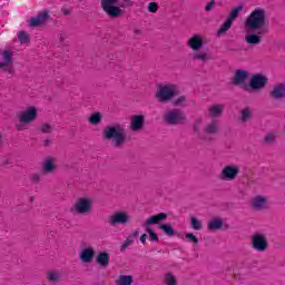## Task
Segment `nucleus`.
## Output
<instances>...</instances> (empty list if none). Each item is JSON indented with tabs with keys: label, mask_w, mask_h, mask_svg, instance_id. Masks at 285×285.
Masks as SVG:
<instances>
[{
	"label": "nucleus",
	"mask_w": 285,
	"mask_h": 285,
	"mask_svg": "<svg viewBox=\"0 0 285 285\" xmlns=\"http://www.w3.org/2000/svg\"><path fill=\"white\" fill-rule=\"evenodd\" d=\"M102 138L106 141H111L114 148H121L126 144V129L121 124L107 126L102 130Z\"/></svg>",
	"instance_id": "1"
},
{
	"label": "nucleus",
	"mask_w": 285,
	"mask_h": 285,
	"mask_svg": "<svg viewBox=\"0 0 285 285\" xmlns=\"http://www.w3.org/2000/svg\"><path fill=\"white\" fill-rule=\"evenodd\" d=\"M100 6L109 19H119L124 17L121 8H128L130 0H101Z\"/></svg>",
	"instance_id": "2"
},
{
	"label": "nucleus",
	"mask_w": 285,
	"mask_h": 285,
	"mask_svg": "<svg viewBox=\"0 0 285 285\" xmlns=\"http://www.w3.org/2000/svg\"><path fill=\"white\" fill-rule=\"evenodd\" d=\"M266 26V10L263 8L254 9L246 18L245 28L248 30H262Z\"/></svg>",
	"instance_id": "3"
},
{
	"label": "nucleus",
	"mask_w": 285,
	"mask_h": 285,
	"mask_svg": "<svg viewBox=\"0 0 285 285\" xmlns=\"http://www.w3.org/2000/svg\"><path fill=\"white\" fill-rule=\"evenodd\" d=\"M163 121H165L167 126H179V124H186V114L180 109H171L165 112Z\"/></svg>",
	"instance_id": "4"
},
{
	"label": "nucleus",
	"mask_w": 285,
	"mask_h": 285,
	"mask_svg": "<svg viewBox=\"0 0 285 285\" xmlns=\"http://www.w3.org/2000/svg\"><path fill=\"white\" fill-rule=\"evenodd\" d=\"M177 97V91L175 90V85H161L156 91V99L160 104H168Z\"/></svg>",
	"instance_id": "5"
},
{
	"label": "nucleus",
	"mask_w": 285,
	"mask_h": 285,
	"mask_svg": "<svg viewBox=\"0 0 285 285\" xmlns=\"http://www.w3.org/2000/svg\"><path fill=\"white\" fill-rule=\"evenodd\" d=\"M250 246L257 253H266L268 250V238L266 234L256 232L250 237Z\"/></svg>",
	"instance_id": "6"
},
{
	"label": "nucleus",
	"mask_w": 285,
	"mask_h": 285,
	"mask_svg": "<svg viewBox=\"0 0 285 285\" xmlns=\"http://www.w3.org/2000/svg\"><path fill=\"white\" fill-rule=\"evenodd\" d=\"M219 132V120L213 119L203 128V134H198V139L202 141H213V137Z\"/></svg>",
	"instance_id": "7"
},
{
	"label": "nucleus",
	"mask_w": 285,
	"mask_h": 285,
	"mask_svg": "<svg viewBox=\"0 0 285 285\" xmlns=\"http://www.w3.org/2000/svg\"><path fill=\"white\" fill-rule=\"evenodd\" d=\"M244 10V7L243 6H238L236 8H234L228 17L226 18L225 20V23H223L220 26V28L218 29V35H224L226 32H228V29L229 28H233V22L235 21V19H237V17H239V12H242Z\"/></svg>",
	"instance_id": "8"
},
{
	"label": "nucleus",
	"mask_w": 285,
	"mask_h": 285,
	"mask_svg": "<svg viewBox=\"0 0 285 285\" xmlns=\"http://www.w3.org/2000/svg\"><path fill=\"white\" fill-rule=\"evenodd\" d=\"M237 175H239V167L227 165L222 169L219 179H222V181H235Z\"/></svg>",
	"instance_id": "9"
},
{
	"label": "nucleus",
	"mask_w": 285,
	"mask_h": 285,
	"mask_svg": "<svg viewBox=\"0 0 285 285\" xmlns=\"http://www.w3.org/2000/svg\"><path fill=\"white\" fill-rule=\"evenodd\" d=\"M128 222H130V216H128V214H126V212H117L115 214H112L111 216H109L108 218V224L111 227L115 226H126V224H128Z\"/></svg>",
	"instance_id": "10"
},
{
	"label": "nucleus",
	"mask_w": 285,
	"mask_h": 285,
	"mask_svg": "<svg viewBox=\"0 0 285 285\" xmlns=\"http://www.w3.org/2000/svg\"><path fill=\"white\" fill-rule=\"evenodd\" d=\"M266 83H268V77L262 73H256L252 76L249 80V88L252 90H264V88H266Z\"/></svg>",
	"instance_id": "11"
},
{
	"label": "nucleus",
	"mask_w": 285,
	"mask_h": 285,
	"mask_svg": "<svg viewBox=\"0 0 285 285\" xmlns=\"http://www.w3.org/2000/svg\"><path fill=\"white\" fill-rule=\"evenodd\" d=\"M37 117H39V112L35 107H28L27 110L21 111L19 115L21 124H32Z\"/></svg>",
	"instance_id": "12"
},
{
	"label": "nucleus",
	"mask_w": 285,
	"mask_h": 285,
	"mask_svg": "<svg viewBox=\"0 0 285 285\" xmlns=\"http://www.w3.org/2000/svg\"><path fill=\"white\" fill-rule=\"evenodd\" d=\"M75 210L78 215H88L92 210V203L88 198H80L75 204Z\"/></svg>",
	"instance_id": "13"
},
{
	"label": "nucleus",
	"mask_w": 285,
	"mask_h": 285,
	"mask_svg": "<svg viewBox=\"0 0 285 285\" xmlns=\"http://www.w3.org/2000/svg\"><path fill=\"white\" fill-rule=\"evenodd\" d=\"M187 47L190 48V50H193L194 52H199V50L204 48V38L202 37V35H193L187 41Z\"/></svg>",
	"instance_id": "14"
},
{
	"label": "nucleus",
	"mask_w": 285,
	"mask_h": 285,
	"mask_svg": "<svg viewBox=\"0 0 285 285\" xmlns=\"http://www.w3.org/2000/svg\"><path fill=\"white\" fill-rule=\"evenodd\" d=\"M48 17H50V14H48V11H41L37 17H32L29 20V26L31 28H39V26H43V23L48 21Z\"/></svg>",
	"instance_id": "15"
},
{
	"label": "nucleus",
	"mask_w": 285,
	"mask_h": 285,
	"mask_svg": "<svg viewBox=\"0 0 285 285\" xmlns=\"http://www.w3.org/2000/svg\"><path fill=\"white\" fill-rule=\"evenodd\" d=\"M269 97L275 99V101H279V99H285V83H276L273 87V90L269 91Z\"/></svg>",
	"instance_id": "16"
},
{
	"label": "nucleus",
	"mask_w": 285,
	"mask_h": 285,
	"mask_svg": "<svg viewBox=\"0 0 285 285\" xmlns=\"http://www.w3.org/2000/svg\"><path fill=\"white\" fill-rule=\"evenodd\" d=\"M168 219V214L159 213L157 215L150 216L142 226H153L155 224H159L160 222H166Z\"/></svg>",
	"instance_id": "17"
},
{
	"label": "nucleus",
	"mask_w": 285,
	"mask_h": 285,
	"mask_svg": "<svg viewBox=\"0 0 285 285\" xmlns=\"http://www.w3.org/2000/svg\"><path fill=\"white\" fill-rule=\"evenodd\" d=\"M262 35H264V31L246 35L245 41L248 43V46H259V43H262Z\"/></svg>",
	"instance_id": "18"
},
{
	"label": "nucleus",
	"mask_w": 285,
	"mask_h": 285,
	"mask_svg": "<svg viewBox=\"0 0 285 285\" xmlns=\"http://www.w3.org/2000/svg\"><path fill=\"white\" fill-rule=\"evenodd\" d=\"M267 199L266 197L258 195L255 196L252 199V207L254 208V210H264V208H266V204H267Z\"/></svg>",
	"instance_id": "19"
},
{
	"label": "nucleus",
	"mask_w": 285,
	"mask_h": 285,
	"mask_svg": "<svg viewBox=\"0 0 285 285\" xmlns=\"http://www.w3.org/2000/svg\"><path fill=\"white\" fill-rule=\"evenodd\" d=\"M224 115V105H212L208 108V117L212 119H217V117H222Z\"/></svg>",
	"instance_id": "20"
},
{
	"label": "nucleus",
	"mask_w": 285,
	"mask_h": 285,
	"mask_svg": "<svg viewBox=\"0 0 285 285\" xmlns=\"http://www.w3.org/2000/svg\"><path fill=\"white\" fill-rule=\"evenodd\" d=\"M145 118L141 115L132 116L130 128L134 132H137L144 128Z\"/></svg>",
	"instance_id": "21"
},
{
	"label": "nucleus",
	"mask_w": 285,
	"mask_h": 285,
	"mask_svg": "<svg viewBox=\"0 0 285 285\" xmlns=\"http://www.w3.org/2000/svg\"><path fill=\"white\" fill-rule=\"evenodd\" d=\"M80 259L83 264H90V262L95 259V249H92V247L82 249L80 253Z\"/></svg>",
	"instance_id": "22"
},
{
	"label": "nucleus",
	"mask_w": 285,
	"mask_h": 285,
	"mask_svg": "<svg viewBox=\"0 0 285 285\" xmlns=\"http://www.w3.org/2000/svg\"><path fill=\"white\" fill-rule=\"evenodd\" d=\"M96 262L102 268H107V266L110 264V255L106 252H102V253L98 254Z\"/></svg>",
	"instance_id": "23"
},
{
	"label": "nucleus",
	"mask_w": 285,
	"mask_h": 285,
	"mask_svg": "<svg viewBox=\"0 0 285 285\" xmlns=\"http://www.w3.org/2000/svg\"><path fill=\"white\" fill-rule=\"evenodd\" d=\"M12 63V53L10 50L2 51V62H0V69L8 68Z\"/></svg>",
	"instance_id": "24"
},
{
	"label": "nucleus",
	"mask_w": 285,
	"mask_h": 285,
	"mask_svg": "<svg viewBox=\"0 0 285 285\" xmlns=\"http://www.w3.org/2000/svg\"><path fill=\"white\" fill-rule=\"evenodd\" d=\"M47 279L51 283V284H59L61 282V272H57V271H49L47 273Z\"/></svg>",
	"instance_id": "25"
},
{
	"label": "nucleus",
	"mask_w": 285,
	"mask_h": 285,
	"mask_svg": "<svg viewBox=\"0 0 285 285\" xmlns=\"http://www.w3.org/2000/svg\"><path fill=\"white\" fill-rule=\"evenodd\" d=\"M246 79H248V72H236L232 83L234 86H242V83H244V81H246Z\"/></svg>",
	"instance_id": "26"
},
{
	"label": "nucleus",
	"mask_w": 285,
	"mask_h": 285,
	"mask_svg": "<svg viewBox=\"0 0 285 285\" xmlns=\"http://www.w3.org/2000/svg\"><path fill=\"white\" fill-rule=\"evenodd\" d=\"M222 226H224V220L222 218H215L208 223L207 228L208 230H219Z\"/></svg>",
	"instance_id": "27"
},
{
	"label": "nucleus",
	"mask_w": 285,
	"mask_h": 285,
	"mask_svg": "<svg viewBox=\"0 0 285 285\" xmlns=\"http://www.w3.org/2000/svg\"><path fill=\"white\" fill-rule=\"evenodd\" d=\"M88 122L91 124V126H99L101 124V112H94L88 118Z\"/></svg>",
	"instance_id": "28"
},
{
	"label": "nucleus",
	"mask_w": 285,
	"mask_h": 285,
	"mask_svg": "<svg viewBox=\"0 0 285 285\" xmlns=\"http://www.w3.org/2000/svg\"><path fill=\"white\" fill-rule=\"evenodd\" d=\"M118 285H132V276L130 275H120L116 281Z\"/></svg>",
	"instance_id": "29"
},
{
	"label": "nucleus",
	"mask_w": 285,
	"mask_h": 285,
	"mask_svg": "<svg viewBox=\"0 0 285 285\" xmlns=\"http://www.w3.org/2000/svg\"><path fill=\"white\" fill-rule=\"evenodd\" d=\"M159 228L165 233V235H168V237L175 236V229L170 224H163L159 226Z\"/></svg>",
	"instance_id": "30"
},
{
	"label": "nucleus",
	"mask_w": 285,
	"mask_h": 285,
	"mask_svg": "<svg viewBox=\"0 0 285 285\" xmlns=\"http://www.w3.org/2000/svg\"><path fill=\"white\" fill-rule=\"evenodd\" d=\"M55 168H57V166H55V163H52V158H47L43 163V170L46 173H52Z\"/></svg>",
	"instance_id": "31"
},
{
	"label": "nucleus",
	"mask_w": 285,
	"mask_h": 285,
	"mask_svg": "<svg viewBox=\"0 0 285 285\" xmlns=\"http://www.w3.org/2000/svg\"><path fill=\"white\" fill-rule=\"evenodd\" d=\"M250 117H253V112L249 108H245L240 111V121H243V124H246Z\"/></svg>",
	"instance_id": "32"
},
{
	"label": "nucleus",
	"mask_w": 285,
	"mask_h": 285,
	"mask_svg": "<svg viewBox=\"0 0 285 285\" xmlns=\"http://www.w3.org/2000/svg\"><path fill=\"white\" fill-rule=\"evenodd\" d=\"M164 283L166 285H177V277L173 273L165 274Z\"/></svg>",
	"instance_id": "33"
},
{
	"label": "nucleus",
	"mask_w": 285,
	"mask_h": 285,
	"mask_svg": "<svg viewBox=\"0 0 285 285\" xmlns=\"http://www.w3.org/2000/svg\"><path fill=\"white\" fill-rule=\"evenodd\" d=\"M190 226L194 230H202L204 228L202 220H198L195 216L190 218Z\"/></svg>",
	"instance_id": "34"
},
{
	"label": "nucleus",
	"mask_w": 285,
	"mask_h": 285,
	"mask_svg": "<svg viewBox=\"0 0 285 285\" xmlns=\"http://www.w3.org/2000/svg\"><path fill=\"white\" fill-rule=\"evenodd\" d=\"M142 228H145L146 233H148L151 242H159V235H157V233H155L150 226H142Z\"/></svg>",
	"instance_id": "35"
},
{
	"label": "nucleus",
	"mask_w": 285,
	"mask_h": 285,
	"mask_svg": "<svg viewBox=\"0 0 285 285\" xmlns=\"http://www.w3.org/2000/svg\"><path fill=\"white\" fill-rule=\"evenodd\" d=\"M39 130L41 132H43L45 135H50V132H52V130H55V128L52 127V125L50 124H42L40 127H39Z\"/></svg>",
	"instance_id": "36"
},
{
	"label": "nucleus",
	"mask_w": 285,
	"mask_h": 285,
	"mask_svg": "<svg viewBox=\"0 0 285 285\" xmlns=\"http://www.w3.org/2000/svg\"><path fill=\"white\" fill-rule=\"evenodd\" d=\"M18 39L20 43H28L30 41V37L26 31H19L18 32Z\"/></svg>",
	"instance_id": "37"
},
{
	"label": "nucleus",
	"mask_w": 285,
	"mask_h": 285,
	"mask_svg": "<svg viewBox=\"0 0 285 285\" xmlns=\"http://www.w3.org/2000/svg\"><path fill=\"white\" fill-rule=\"evenodd\" d=\"M277 138V136H275V134L269 132L267 134L264 138L263 141L264 144L271 145V144H275V139Z\"/></svg>",
	"instance_id": "38"
},
{
	"label": "nucleus",
	"mask_w": 285,
	"mask_h": 285,
	"mask_svg": "<svg viewBox=\"0 0 285 285\" xmlns=\"http://www.w3.org/2000/svg\"><path fill=\"white\" fill-rule=\"evenodd\" d=\"M194 61H208V53L202 52V53H195L193 56Z\"/></svg>",
	"instance_id": "39"
},
{
	"label": "nucleus",
	"mask_w": 285,
	"mask_h": 285,
	"mask_svg": "<svg viewBox=\"0 0 285 285\" xmlns=\"http://www.w3.org/2000/svg\"><path fill=\"white\" fill-rule=\"evenodd\" d=\"M148 12H151L153 14L157 13L159 10V3L157 2H149L147 6Z\"/></svg>",
	"instance_id": "40"
},
{
	"label": "nucleus",
	"mask_w": 285,
	"mask_h": 285,
	"mask_svg": "<svg viewBox=\"0 0 285 285\" xmlns=\"http://www.w3.org/2000/svg\"><path fill=\"white\" fill-rule=\"evenodd\" d=\"M132 244H135L134 240L127 238L120 246V253H126V248H128V246H132Z\"/></svg>",
	"instance_id": "41"
},
{
	"label": "nucleus",
	"mask_w": 285,
	"mask_h": 285,
	"mask_svg": "<svg viewBox=\"0 0 285 285\" xmlns=\"http://www.w3.org/2000/svg\"><path fill=\"white\" fill-rule=\"evenodd\" d=\"M186 239H188V242H193L194 244H199V238H197V236H195V234L193 233H187L185 234Z\"/></svg>",
	"instance_id": "42"
},
{
	"label": "nucleus",
	"mask_w": 285,
	"mask_h": 285,
	"mask_svg": "<svg viewBox=\"0 0 285 285\" xmlns=\"http://www.w3.org/2000/svg\"><path fill=\"white\" fill-rule=\"evenodd\" d=\"M217 6V1L210 0L206 6H205V12H212L213 8Z\"/></svg>",
	"instance_id": "43"
},
{
	"label": "nucleus",
	"mask_w": 285,
	"mask_h": 285,
	"mask_svg": "<svg viewBox=\"0 0 285 285\" xmlns=\"http://www.w3.org/2000/svg\"><path fill=\"white\" fill-rule=\"evenodd\" d=\"M138 238H139V229L131 232V234L128 236V239H130L134 243H135V239H138Z\"/></svg>",
	"instance_id": "44"
},
{
	"label": "nucleus",
	"mask_w": 285,
	"mask_h": 285,
	"mask_svg": "<svg viewBox=\"0 0 285 285\" xmlns=\"http://www.w3.org/2000/svg\"><path fill=\"white\" fill-rule=\"evenodd\" d=\"M12 164H14V163L12 161V158H10V157H4V158H2L1 166H12Z\"/></svg>",
	"instance_id": "45"
},
{
	"label": "nucleus",
	"mask_w": 285,
	"mask_h": 285,
	"mask_svg": "<svg viewBox=\"0 0 285 285\" xmlns=\"http://www.w3.org/2000/svg\"><path fill=\"white\" fill-rule=\"evenodd\" d=\"M30 179H31L32 184H39V181H41V175L33 174V175H31Z\"/></svg>",
	"instance_id": "46"
},
{
	"label": "nucleus",
	"mask_w": 285,
	"mask_h": 285,
	"mask_svg": "<svg viewBox=\"0 0 285 285\" xmlns=\"http://www.w3.org/2000/svg\"><path fill=\"white\" fill-rule=\"evenodd\" d=\"M186 101V97L185 96H180L178 97L175 101H174V106H181V104H184Z\"/></svg>",
	"instance_id": "47"
},
{
	"label": "nucleus",
	"mask_w": 285,
	"mask_h": 285,
	"mask_svg": "<svg viewBox=\"0 0 285 285\" xmlns=\"http://www.w3.org/2000/svg\"><path fill=\"white\" fill-rule=\"evenodd\" d=\"M193 130H194V132H196L198 136L204 134V132H200V131H199V122H195V124H194Z\"/></svg>",
	"instance_id": "48"
},
{
	"label": "nucleus",
	"mask_w": 285,
	"mask_h": 285,
	"mask_svg": "<svg viewBox=\"0 0 285 285\" xmlns=\"http://www.w3.org/2000/svg\"><path fill=\"white\" fill-rule=\"evenodd\" d=\"M148 239V235L147 234H142L141 236H140V242L142 243V244H146V240Z\"/></svg>",
	"instance_id": "49"
},
{
	"label": "nucleus",
	"mask_w": 285,
	"mask_h": 285,
	"mask_svg": "<svg viewBox=\"0 0 285 285\" xmlns=\"http://www.w3.org/2000/svg\"><path fill=\"white\" fill-rule=\"evenodd\" d=\"M17 130L21 131V130H26V127L23 126V124H18L16 125Z\"/></svg>",
	"instance_id": "50"
},
{
	"label": "nucleus",
	"mask_w": 285,
	"mask_h": 285,
	"mask_svg": "<svg viewBox=\"0 0 285 285\" xmlns=\"http://www.w3.org/2000/svg\"><path fill=\"white\" fill-rule=\"evenodd\" d=\"M59 40L61 43H63V41H66V36L65 35H60L59 36Z\"/></svg>",
	"instance_id": "51"
},
{
	"label": "nucleus",
	"mask_w": 285,
	"mask_h": 285,
	"mask_svg": "<svg viewBox=\"0 0 285 285\" xmlns=\"http://www.w3.org/2000/svg\"><path fill=\"white\" fill-rule=\"evenodd\" d=\"M43 144H45V146H48V144H50V139H45Z\"/></svg>",
	"instance_id": "52"
},
{
	"label": "nucleus",
	"mask_w": 285,
	"mask_h": 285,
	"mask_svg": "<svg viewBox=\"0 0 285 285\" xmlns=\"http://www.w3.org/2000/svg\"><path fill=\"white\" fill-rule=\"evenodd\" d=\"M29 202H30V204H32V202H35V196H31V197L29 198Z\"/></svg>",
	"instance_id": "53"
},
{
	"label": "nucleus",
	"mask_w": 285,
	"mask_h": 285,
	"mask_svg": "<svg viewBox=\"0 0 285 285\" xmlns=\"http://www.w3.org/2000/svg\"><path fill=\"white\" fill-rule=\"evenodd\" d=\"M236 72H244V70H242V69H238V70H236Z\"/></svg>",
	"instance_id": "54"
},
{
	"label": "nucleus",
	"mask_w": 285,
	"mask_h": 285,
	"mask_svg": "<svg viewBox=\"0 0 285 285\" xmlns=\"http://www.w3.org/2000/svg\"><path fill=\"white\" fill-rule=\"evenodd\" d=\"M65 14H68V11H65Z\"/></svg>",
	"instance_id": "55"
},
{
	"label": "nucleus",
	"mask_w": 285,
	"mask_h": 285,
	"mask_svg": "<svg viewBox=\"0 0 285 285\" xmlns=\"http://www.w3.org/2000/svg\"><path fill=\"white\" fill-rule=\"evenodd\" d=\"M245 90H248V87H245Z\"/></svg>",
	"instance_id": "56"
}]
</instances>
